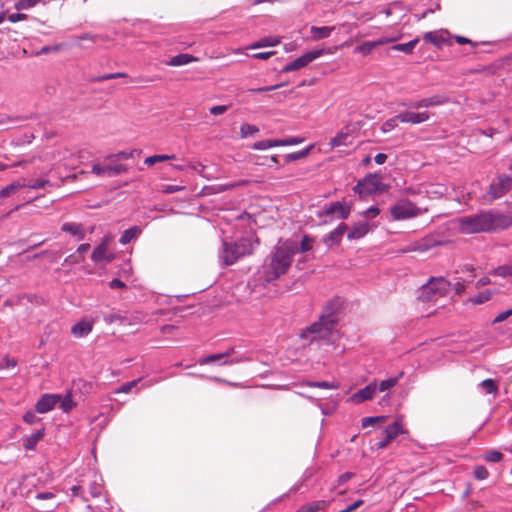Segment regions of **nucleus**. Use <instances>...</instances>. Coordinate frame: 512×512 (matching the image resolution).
Listing matches in <instances>:
<instances>
[{"instance_id": "nucleus-1", "label": "nucleus", "mask_w": 512, "mask_h": 512, "mask_svg": "<svg viewBox=\"0 0 512 512\" xmlns=\"http://www.w3.org/2000/svg\"><path fill=\"white\" fill-rule=\"evenodd\" d=\"M298 253V244L292 239H279L263 264V275L267 282L284 275L290 268L293 257Z\"/></svg>"}, {"instance_id": "nucleus-2", "label": "nucleus", "mask_w": 512, "mask_h": 512, "mask_svg": "<svg viewBox=\"0 0 512 512\" xmlns=\"http://www.w3.org/2000/svg\"><path fill=\"white\" fill-rule=\"evenodd\" d=\"M458 223L459 230L462 233L475 234L508 228L512 225V217L493 211H481L473 215L460 217Z\"/></svg>"}, {"instance_id": "nucleus-3", "label": "nucleus", "mask_w": 512, "mask_h": 512, "mask_svg": "<svg viewBox=\"0 0 512 512\" xmlns=\"http://www.w3.org/2000/svg\"><path fill=\"white\" fill-rule=\"evenodd\" d=\"M258 245V238L252 235L242 237L235 242L222 240V246L218 253L219 261L225 266L233 265L241 258L253 254Z\"/></svg>"}, {"instance_id": "nucleus-4", "label": "nucleus", "mask_w": 512, "mask_h": 512, "mask_svg": "<svg viewBox=\"0 0 512 512\" xmlns=\"http://www.w3.org/2000/svg\"><path fill=\"white\" fill-rule=\"evenodd\" d=\"M451 290L452 283L445 277H430L419 288L417 299L422 303L437 302L439 299L448 296Z\"/></svg>"}, {"instance_id": "nucleus-5", "label": "nucleus", "mask_w": 512, "mask_h": 512, "mask_svg": "<svg viewBox=\"0 0 512 512\" xmlns=\"http://www.w3.org/2000/svg\"><path fill=\"white\" fill-rule=\"evenodd\" d=\"M338 49L337 46L335 47H328V48H321V49H314L311 51H308L301 55L300 57L296 58L295 60L287 63L282 69L281 73H288L293 71H298L307 65H309L314 60L320 58L323 55H331L334 54L335 51Z\"/></svg>"}, {"instance_id": "nucleus-6", "label": "nucleus", "mask_w": 512, "mask_h": 512, "mask_svg": "<svg viewBox=\"0 0 512 512\" xmlns=\"http://www.w3.org/2000/svg\"><path fill=\"white\" fill-rule=\"evenodd\" d=\"M423 213V210L417 207L408 199H401L392 205L389 209L390 221H402L415 218Z\"/></svg>"}, {"instance_id": "nucleus-7", "label": "nucleus", "mask_w": 512, "mask_h": 512, "mask_svg": "<svg viewBox=\"0 0 512 512\" xmlns=\"http://www.w3.org/2000/svg\"><path fill=\"white\" fill-rule=\"evenodd\" d=\"M353 190L360 198H364L386 191V185L382 183L378 174H368L357 182Z\"/></svg>"}, {"instance_id": "nucleus-8", "label": "nucleus", "mask_w": 512, "mask_h": 512, "mask_svg": "<svg viewBox=\"0 0 512 512\" xmlns=\"http://www.w3.org/2000/svg\"><path fill=\"white\" fill-rule=\"evenodd\" d=\"M349 308L350 305L344 299L336 296L325 303L318 320H338L346 317Z\"/></svg>"}, {"instance_id": "nucleus-9", "label": "nucleus", "mask_w": 512, "mask_h": 512, "mask_svg": "<svg viewBox=\"0 0 512 512\" xmlns=\"http://www.w3.org/2000/svg\"><path fill=\"white\" fill-rule=\"evenodd\" d=\"M512 190V176L507 174H498L490 183L486 195L489 197V201L502 198Z\"/></svg>"}, {"instance_id": "nucleus-10", "label": "nucleus", "mask_w": 512, "mask_h": 512, "mask_svg": "<svg viewBox=\"0 0 512 512\" xmlns=\"http://www.w3.org/2000/svg\"><path fill=\"white\" fill-rule=\"evenodd\" d=\"M333 322H312L310 326L304 329L300 338L307 341V344L319 339H326L332 333Z\"/></svg>"}, {"instance_id": "nucleus-11", "label": "nucleus", "mask_w": 512, "mask_h": 512, "mask_svg": "<svg viewBox=\"0 0 512 512\" xmlns=\"http://www.w3.org/2000/svg\"><path fill=\"white\" fill-rule=\"evenodd\" d=\"M181 297L182 296L169 297L168 306L158 310L160 315L164 317L162 320H171L173 317L184 320L190 315L189 311L192 307L178 304L181 301Z\"/></svg>"}, {"instance_id": "nucleus-12", "label": "nucleus", "mask_w": 512, "mask_h": 512, "mask_svg": "<svg viewBox=\"0 0 512 512\" xmlns=\"http://www.w3.org/2000/svg\"><path fill=\"white\" fill-rule=\"evenodd\" d=\"M352 204L344 201L331 202L323 207L318 213L319 217H330V219H347L351 213Z\"/></svg>"}, {"instance_id": "nucleus-13", "label": "nucleus", "mask_w": 512, "mask_h": 512, "mask_svg": "<svg viewBox=\"0 0 512 512\" xmlns=\"http://www.w3.org/2000/svg\"><path fill=\"white\" fill-rule=\"evenodd\" d=\"M404 432L403 426L399 421L388 425L382 432L383 438L375 444L376 449L382 450L386 448L392 440Z\"/></svg>"}, {"instance_id": "nucleus-14", "label": "nucleus", "mask_w": 512, "mask_h": 512, "mask_svg": "<svg viewBox=\"0 0 512 512\" xmlns=\"http://www.w3.org/2000/svg\"><path fill=\"white\" fill-rule=\"evenodd\" d=\"M125 171L126 167L119 163H96L92 165V173L100 177H114Z\"/></svg>"}, {"instance_id": "nucleus-15", "label": "nucleus", "mask_w": 512, "mask_h": 512, "mask_svg": "<svg viewBox=\"0 0 512 512\" xmlns=\"http://www.w3.org/2000/svg\"><path fill=\"white\" fill-rule=\"evenodd\" d=\"M449 102V98L444 95H433L431 97L423 98L417 101L405 102L402 105L411 109L430 108L435 106L444 105Z\"/></svg>"}, {"instance_id": "nucleus-16", "label": "nucleus", "mask_w": 512, "mask_h": 512, "mask_svg": "<svg viewBox=\"0 0 512 512\" xmlns=\"http://www.w3.org/2000/svg\"><path fill=\"white\" fill-rule=\"evenodd\" d=\"M397 119H399L401 123L416 125L428 121L430 119V113L427 111H403L397 114Z\"/></svg>"}, {"instance_id": "nucleus-17", "label": "nucleus", "mask_w": 512, "mask_h": 512, "mask_svg": "<svg viewBox=\"0 0 512 512\" xmlns=\"http://www.w3.org/2000/svg\"><path fill=\"white\" fill-rule=\"evenodd\" d=\"M113 241V236L111 234H105L99 244L94 248L91 254V260L95 264H100L103 262V258L109 250V246Z\"/></svg>"}, {"instance_id": "nucleus-18", "label": "nucleus", "mask_w": 512, "mask_h": 512, "mask_svg": "<svg viewBox=\"0 0 512 512\" xmlns=\"http://www.w3.org/2000/svg\"><path fill=\"white\" fill-rule=\"evenodd\" d=\"M60 400V395L44 394L35 404V410L41 414L47 413L51 411Z\"/></svg>"}, {"instance_id": "nucleus-19", "label": "nucleus", "mask_w": 512, "mask_h": 512, "mask_svg": "<svg viewBox=\"0 0 512 512\" xmlns=\"http://www.w3.org/2000/svg\"><path fill=\"white\" fill-rule=\"evenodd\" d=\"M348 226L345 223H340L333 231H331L328 235H326L323 239L324 243L328 247H332L338 245L345 232L347 231Z\"/></svg>"}, {"instance_id": "nucleus-20", "label": "nucleus", "mask_w": 512, "mask_h": 512, "mask_svg": "<svg viewBox=\"0 0 512 512\" xmlns=\"http://www.w3.org/2000/svg\"><path fill=\"white\" fill-rule=\"evenodd\" d=\"M371 226L367 220L356 222L347 233L348 240H358L363 238L370 230Z\"/></svg>"}, {"instance_id": "nucleus-21", "label": "nucleus", "mask_w": 512, "mask_h": 512, "mask_svg": "<svg viewBox=\"0 0 512 512\" xmlns=\"http://www.w3.org/2000/svg\"><path fill=\"white\" fill-rule=\"evenodd\" d=\"M61 231L71 234L78 241H82L86 237L84 225L76 222H65L61 226Z\"/></svg>"}, {"instance_id": "nucleus-22", "label": "nucleus", "mask_w": 512, "mask_h": 512, "mask_svg": "<svg viewBox=\"0 0 512 512\" xmlns=\"http://www.w3.org/2000/svg\"><path fill=\"white\" fill-rule=\"evenodd\" d=\"M198 60L199 59L197 57H194L193 55L181 53L171 57L168 61H166V65L172 67H179L190 64L192 62H197Z\"/></svg>"}, {"instance_id": "nucleus-23", "label": "nucleus", "mask_w": 512, "mask_h": 512, "mask_svg": "<svg viewBox=\"0 0 512 512\" xmlns=\"http://www.w3.org/2000/svg\"><path fill=\"white\" fill-rule=\"evenodd\" d=\"M377 386L376 384H369L363 389H360L352 396V400L355 403H361L366 400H370L374 397Z\"/></svg>"}, {"instance_id": "nucleus-24", "label": "nucleus", "mask_w": 512, "mask_h": 512, "mask_svg": "<svg viewBox=\"0 0 512 512\" xmlns=\"http://www.w3.org/2000/svg\"><path fill=\"white\" fill-rule=\"evenodd\" d=\"M419 244L420 246H418V248H420V253H423L440 246L442 242L435 235H427L419 239Z\"/></svg>"}, {"instance_id": "nucleus-25", "label": "nucleus", "mask_w": 512, "mask_h": 512, "mask_svg": "<svg viewBox=\"0 0 512 512\" xmlns=\"http://www.w3.org/2000/svg\"><path fill=\"white\" fill-rule=\"evenodd\" d=\"M419 244L420 246H418V248H420V253H423L440 246L442 242L435 235H427L419 239Z\"/></svg>"}, {"instance_id": "nucleus-26", "label": "nucleus", "mask_w": 512, "mask_h": 512, "mask_svg": "<svg viewBox=\"0 0 512 512\" xmlns=\"http://www.w3.org/2000/svg\"><path fill=\"white\" fill-rule=\"evenodd\" d=\"M232 352H233V349H229L228 351H226L224 353L213 354V355H210L207 357H203V358L199 359L198 363L200 365H206V364H210L212 362L224 360L223 364H231V363H233V361H228L226 359L231 355Z\"/></svg>"}, {"instance_id": "nucleus-27", "label": "nucleus", "mask_w": 512, "mask_h": 512, "mask_svg": "<svg viewBox=\"0 0 512 512\" xmlns=\"http://www.w3.org/2000/svg\"><path fill=\"white\" fill-rule=\"evenodd\" d=\"M92 323L93 322H76L71 327V333L77 338L84 337L92 331Z\"/></svg>"}, {"instance_id": "nucleus-28", "label": "nucleus", "mask_w": 512, "mask_h": 512, "mask_svg": "<svg viewBox=\"0 0 512 512\" xmlns=\"http://www.w3.org/2000/svg\"><path fill=\"white\" fill-rule=\"evenodd\" d=\"M334 29L335 27L329 26H312L310 28V34L313 40H322L328 38Z\"/></svg>"}, {"instance_id": "nucleus-29", "label": "nucleus", "mask_w": 512, "mask_h": 512, "mask_svg": "<svg viewBox=\"0 0 512 512\" xmlns=\"http://www.w3.org/2000/svg\"><path fill=\"white\" fill-rule=\"evenodd\" d=\"M279 43H280L279 38L273 37V36H268V37H263L256 42H253L252 44H250L248 46V49H260V48H265V47H275Z\"/></svg>"}, {"instance_id": "nucleus-30", "label": "nucleus", "mask_w": 512, "mask_h": 512, "mask_svg": "<svg viewBox=\"0 0 512 512\" xmlns=\"http://www.w3.org/2000/svg\"><path fill=\"white\" fill-rule=\"evenodd\" d=\"M44 429H40L35 433L24 438L23 447L26 450H34L37 443L44 437Z\"/></svg>"}, {"instance_id": "nucleus-31", "label": "nucleus", "mask_w": 512, "mask_h": 512, "mask_svg": "<svg viewBox=\"0 0 512 512\" xmlns=\"http://www.w3.org/2000/svg\"><path fill=\"white\" fill-rule=\"evenodd\" d=\"M141 234V229L138 226H133L129 229H126L120 236L119 242L122 245H127L131 241L137 239V237Z\"/></svg>"}, {"instance_id": "nucleus-32", "label": "nucleus", "mask_w": 512, "mask_h": 512, "mask_svg": "<svg viewBox=\"0 0 512 512\" xmlns=\"http://www.w3.org/2000/svg\"><path fill=\"white\" fill-rule=\"evenodd\" d=\"M494 295V291L491 290H484L476 295H473L467 299V303H470L472 305H480L483 303L488 302L492 296Z\"/></svg>"}, {"instance_id": "nucleus-33", "label": "nucleus", "mask_w": 512, "mask_h": 512, "mask_svg": "<svg viewBox=\"0 0 512 512\" xmlns=\"http://www.w3.org/2000/svg\"><path fill=\"white\" fill-rule=\"evenodd\" d=\"M25 184H26L25 178H22V179H19V180H16V181L10 183L9 185L5 186L4 188H2L0 190V198L8 197L16 190H18L20 188H25Z\"/></svg>"}, {"instance_id": "nucleus-34", "label": "nucleus", "mask_w": 512, "mask_h": 512, "mask_svg": "<svg viewBox=\"0 0 512 512\" xmlns=\"http://www.w3.org/2000/svg\"><path fill=\"white\" fill-rule=\"evenodd\" d=\"M313 149V145H310L300 151H296V152H292V153H288L284 156V162L286 164L288 163H291V162H295V161H298V160H301V159H304L306 158L311 150Z\"/></svg>"}, {"instance_id": "nucleus-35", "label": "nucleus", "mask_w": 512, "mask_h": 512, "mask_svg": "<svg viewBox=\"0 0 512 512\" xmlns=\"http://www.w3.org/2000/svg\"><path fill=\"white\" fill-rule=\"evenodd\" d=\"M424 40L440 47L446 42L447 38L442 32H427L424 35Z\"/></svg>"}, {"instance_id": "nucleus-36", "label": "nucleus", "mask_w": 512, "mask_h": 512, "mask_svg": "<svg viewBox=\"0 0 512 512\" xmlns=\"http://www.w3.org/2000/svg\"><path fill=\"white\" fill-rule=\"evenodd\" d=\"M418 41L419 40L417 38H415L407 43L394 44L393 46H391L390 49L393 51L403 52L405 54H411L413 52V50L415 49Z\"/></svg>"}, {"instance_id": "nucleus-37", "label": "nucleus", "mask_w": 512, "mask_h": 512, "mask_svg": "<svg viewBox=\"0 0 512 512\" xmlns=\"http://www.w3.org/2000/svg\"><path fill=\"white\" fill-rule=\"evenodd\" d=\"M329 502L325 500H318L308 503L300 508L298 512H317L328 506Z\"/></svg>"}, {"instance_id": "nucleus-38", "label": "nucleus", "mask_w": 512, "mask_h": 512, "mask_svg": "<svg viewBox=\"0 0 512 512\" xmlns=\"http://www.w3.org/2000/svg\"><path fill=\"white\" fill-rule=\"evenodd\" d=\"M349 137L348 132L341 130L339 131L336 136L330 139L329 145L332 148L345 146L347 145V139Z\"/></svg>"}, {"instance_id": "nucleus-39", "label": "nucleus", "mask_w": 512, "mask_h": 512, "mask_svg": "<svg viewBox=\"0 0 512 512\" xmlns=\"http://www.w3.org/2000/svg\"><path fill=\"white\" fill-rule=\"evenodd\" d=\"M273 147H278V140L277 139L260 140V141L255 142L252 145V149L259 150V151L267 150V149H270V148H273Z\"/></svg>"}, {"instance_id": "nucleus-40", "label": "nucleus", "mask_w": 512, "mask_h": 512, "mask_svg": "<svg viewBox=\"0 0 512 512\" xmlns=\"http://www.w3.org/2000/svg\"><path fill=\"white\" fill-rule=\"evenodd\" d=\"M388 420V416H370L364 417L361 420L362 428H367L369 426H373L375 424H383Z\"/></svg>"}, {"instance_id": "nucleus-41", "label": "nucleus", "mask_w": 512, "mask_h": 512, "mask_svg": "<svg viewBox=\"0 0 512 512\" xmlns=\"http://www.w3.org/2000/svg\"><path fill=\"white\" fill-rule=\"evenodd\" d=\"M174 158H175L174 154H172V155H168V154L152 155V156L146 157L144 160V163L148 166H152L158 162H164V161L171 160Z\"/></svg>"}, {"instance_id": "nucleus-42", "label": "nucleus", "mask_w": 512, "mask_h": 512, "mask_svg": "<svg viewBox=\"0 0 512 512\" xmlns=\"http://www.w3.org/2000/svg\"><path fill=\"white\" fill-rule=\"evenodd\" d=\"M489 274L502 278L512 276V265H501L494 268Z\"/></svg>"}, {"instance_id": "nucleus-43", "label": "nucleus", "mask_w": 512, "mask_h": 512, "mask_svg": "<svg viewBox=\"0 0 512 512\" xmlns=\"http://www.w3.org/2000/svg\"><path fill=\"white\" fill-rule=\"evenodd\" d=\"M304 385L308 387H314V388H322V389H338L339 385L335 382H328V381H307L304 383Z\"/></svg>"}, {"instance_id": "nucleus-44", "label": "nucleus", "mask_w": 512, "mask_h": 512, "mask_svg": "<svg viewBox=\"0 0 512 512\" xmlns=\"http://www.w3.org/2000/svg\"><path fill=\"white\" fill-rule=\"evenodd\" d=\"M373 49H375L372 41H365L362 44L358 45L354 49V53L361 54L362 56L369 55Z\"/></svg>"}, {"instance_id": "nucleus-45", "label": "nucleus", "mask_w": 512, "mask_h": 512, "mask_svg": "<svg viewBox=\"0 0 512 512\" xmlns=\"http://www.w3.org/2000/svg\"><path fill=\"white\" fill-rule=\"evenodd\" d=\"M480 385L487 394H498V385L493 379H485L481 382Z\"/></svg>"}, {"instance_id": "nucleus-46", "label": "nucleus", "mask_w": 512, "mask_h": 512, "mask_svg": "<svg viewBox=\"0 0 512 512\" xmlns=\"http://www.w3.org/2000/svg\"><path fill=\"white\" fill-rule=\"evenodd\" d=\"M259 132V128L255 125L251 124H242L240 127V136L241 138H247L250 136H254Z\"/></svg>"}, {"instance_id": "nucleus-47", "label": "nucleus", "mask_w": 512, "mask_h": 512, "mask_svg": "<svg viewBox=\"0 0 512 512\" xmlns=\"http://www.w3.org/2000/svg\"><path fill=\"white\" fill-rule=\"evenodd\" d=\"M49 180L47 179H31V180H27L26 179V184H25V187L29 188V189H34V190H38V189H42V188H45L47 185H49Z\"/></svg>"}, {"instance_id": "nucleus-48", "label": "nucleus", "mask_w": 512, "mask_h": 512, "mask_svg": "<svg viewBox=\"0 0 512 512\" xmlns=\"http://www.w3.org/2000/svg\"><path fill=\"white\" fill-rule=\"evenodd\" d=\"M140 380L141 379H135V380H132L130 382L124 383L119 388H117L114 391V393L115 394H120V393L128 394V393H130L132 391L133 388H135L137 386V384L140 382Z\"/></svg>"}, {"instance_id": "nucleus-49", "label": "nucleus", "mask_w": 512, "mask_h": 512, "mask_svg": "<svg viewBox=\"0 0 512 512\" xmlns=\"http://www.w3.org/2000/svg\"><path fill=\"white\" fill-rule=\"evenodd\" d=\"M76 406V403L73 401L71 393H68L60 403V407L64 412H70L74 407Z\"/></svg>"}, {"instance_id": "nucleus-50", "label": "nucleus", "mask_w": 512, "mask_h": 512, "mask_svg": "<svg viewBox=\"0 0 512 512\" xmlns=\"http://www.w3.org/2000/svg\"><path fill=\"white\" fill-rule=\"evenodd\" d=\"M503 458V454L497 450H488L484 454V459L488 462L497 463Z\"/></svg>"}, {"instance_id": "nucleus-51", "label": "nucleus", "mask_w": 512, "mask_h": 512, "mask_svg": "<svg viewBox=\"0 0 512 512\" xmlns=\"http://www.w3.org/2000/svg\"><path fill=\"white\" fill-rule=\"evenodd\" d=\"M475 267L472 264H464L462 265L457 272H460L462 274H467V279H465L467 282H471L472 279L476 276L475 275Z\"/></svg>"}, {"instance_id": "nucleus-52", "label": "nucleus", "mask_w": 512, "mask_h": 512, "mask_svg": "<svg viewBox=\"0 0 512 512\" xmlns=\"http://www.w3.org/2000/svg\"><path fill=\"white\" fill-rule=\"evenodd\" d=\"M42 0H18L15 4L16 10H27L36 6Z\"/></svg>"}, {"instance_id": "nucleus-53", "label": "nucleus", "mask_w": 512, "mask_h": 512, "mask_svg": "<svg viewBox=\"0 0 512 512\" xmlns=\"http://www.w3.org/2000/svg\"><path fill=\"white\" fill-rule=\"evenodd\" d=\"M277 140H278V147H279V146L298 145V144L302 143L304 139L300 138V137L290 136V137H286L284 139H277Z\"/></svg>"}, {"instance_id": "nucleus-54", "label": "nucleus", "mask_w": 512, "mask_h": 512, "mask_svg": "<svg viewBox=\"0 0 512 512\" xmlns=\"http://www.w3.org/2000/svg\"><path fill=\"white\" fill-rule=\"evenodd\" d=\"M398 121H399V119H397V115L393 118L386 120L381 126V131L383 133H388V132L394 130L398 125L397 124Z\"/></svg>"}, {"instance_id": "nucleus-55", "label": "nucleus", "mask_w": 512, "mask_h": 512, "mask_svg": "<svg viewBox=\"0 0 512 512\" xmlns=\"http://www.w3.org/2000/svg\"><path fill=\"white\" fill-rule=\"evenodd\" d=\"M473 475L477 480H485L489 476V472L483 465L475 466Z\"/></svg>"}, {"instance_id": "nucleus-56", "label": "nucleus", "mask_w": 512, "mask_h": 512, "mask_svg": "<svg viewBox=\"0 0 512 512\" xmlns=\"http://www.w3.org/2000/svg\"><path fill=\"white\" fill-rule=\"evenodd\" d=\"M116 78H128V75L123 72L109 73V74H104V75L98 76L94 80L101 82V81H106V80H111V79H116Z\"/></svg>"}, {"instance_id": "nucleus-57", "label": "nucleus", "mask_w": 512, "mask_h": 512, "mask_svg": "<svg viewBox=\"0 0 512 512\" xmlns=\"http://www.w3.org/2000/svg\"><path fill=\"white\" fill-rule=\"evenodd\" d=\"M312 240L308 235H304L301 240L300 246H298V252L305 253L311 250Z\"/></svg>"}, {"instance_id": "nucleus-58", "label": "nucleus", "mask_w": 512, "mask_h": 512, "mask_svg": "<svg viewBox=\"0 0 512 512\" xmlns=\"http://www.w3.org/2000/svg\"><path fill=\"white\" fill-rule=\"evenodd\" d=\"M398 382V378H389L386 380H383L379 384V391L384 392L392 387H394Z\"/></svg>"}, {"instance_id": "nucleus-59", "label": "nucleus", "mask_w": 512, "mask_h": 512, "mask_svg": "<svg viewBox=\"0 0 512 512\" xmlns=\"http://www.w3.org/2000/svg\"><path fill=\"white\" fill-rule=\"evenodd\" d=\"M283 86H284L283 83H279V84H275V85H271V86L252 88V89H249V92H251V93H263V92H268V91L276 90V89H278L280 87H283Z\"/></svg>"}, {"instance_id": "nucleus-60", "label": "nucleus", "mask_w": 512, "mask_h": 512, "mask_svg": "<svg viewBox=\"0 0 512 512\" xmlns=\"http://www.w3.org/2000/svg\"><path fill=\"white\" fill-rule=\"evenodd\" d=\"M465 282H467L465 279H463V280L459 279L454 284L452 283V289H454L456 295H461L465 292V290H466Z\"/></svg>"}, {"instance_id": "nucleus-61", "label": "nucleus", "mask_w": 512, "mask_h": 512, "mask_svg": "<svg viewBox=\"0 0 512 512\" xmlns=\"http://www.w3.org/2000/svg\"><path fill=\"white\" fill-rule=\"evenodd\" d=\"M90 494L93 498H96L101 495L102 486L98 482L94 481L89 486Z\"/></svg>"}, {"instance_id": "nucleus-62", "label": "nucleus", "mask_w": 512, "mask_h": 512, "mask_svg": "<svg viewBox=\"0 0 512 512\" xmlns=\"http://www.w3.org/2000/svg\"><path fill=\"white\" fill-rule=\"evenodd\" d=\"M184 190L183 186L168 184L163 187L162 192L165 194H172Z\"/></svg>"}, {"instance_id": "nucleus-63", "label": "nucleus", "mask_w": 512, "mask_h": 512, "mask_svg": "<svg viewBox=\"0 0 512 512\" xmlns=\"http://www.w3.org/2000/svg\"><path fill=\"white\" fill-rule=\"evenodd\" d=\"M418 246H420L419 244V240H416V241H413L409 244H407L403 249H402V252L403 253H409V252H420V248H418Z\"/></svg>"}, {"instance_id": "nucleus-64", "label": "nucleus", "mask_w": 512, "mask_h": 512, "mask_svg": "<svg viewBox=\"0 0 512 512\" xmlns=\"http://www.w3.org/2000/svg\"><path fill=\"white\" fill-rule=\"evenodd\" d=\"M380 214V209L377 206H371L366 209L363 215L366 218H376Z\"/></svg>"}]
</instances>
